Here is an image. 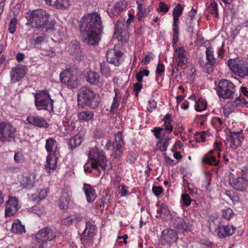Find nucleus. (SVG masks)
Here are the masks:
<instances>
[{
	"label": "nucleus",
	"mask_w": 248,
	"mask_h": 248,
	"mask_svg": "<svg viewBox=\"0 0 248 248\" xmlns=\"http://www.w3.org/2000/svg\"><path fill=\"white\" fill-rule=\"evenodd\" d=\"M79 28L81 39L84 43L92 45L98 44L103 29L99 14L94 12L83 16L80 20Z\"/></svg>",
	"instance_id": "obj_1"
},
{
	"label": "nucleus",
	"mask_w": 248,
	"mask_h": 248,
	"mask_svg": "<svg viewBox=\"0 0 248 248\" xmlns=\"http://www.w3.org/2000/svg\"><path fill=\"white\" fill-rule=\"evenodd\" d=\"M49 14L42 9L30 10L26 14L27 22L26 25L32 28L41 29L48 34L55 36V22L49 21Z\"/></svg>",
	"instance_id": "obj_2"
},
{
	"label": "nucleus",
	"mask_w": 248,
	"mask_h": 248,
	"mask_svg": "<svg viewBox=\"0 0 248 248\" xmlns=\"http://www.w3.org/2000/svg\"><path fill=\"white\" fill-rule=\"evenodd\" d=\"M77 101L79 107H88L91 109L97 108L101 102L100 97L91 88L85 86L81 87L77 94Z\"/></svg>",
	"instance_id": "obj_3"
},
{
	"label": "nucleus",
	"mask_w": 248,
	"mask_h": 248,
	"mask_svg": "<svg viewBox=\"0 0 248 248\" xmlns=\"http://www.w3.org/2000/svg\"><path fill=\"white\" fill-rule=\"evenodd\" d=\"M88 157L91 160V166L92 169L100 171L99 167L102 170H106L108 160L105 152L95 146L90 148L88 154Z\"/></svg>",
	"instance_id": "obj_4"
},
{
	"label": "nucleus",
	"mask_w": 248,
	"mask_h": 248,
	"mask_svg": "<svg viewBox=\"0 0 248 248\" xmlns=\"http://www.w3.org/2000/svg\"><path fill=\"white\" fill-rule=\"evenodd\" d=\"M80 75L79 71L75 65L70 66L66 71L60 74L61 82L71 88H77L79 85L78 78Z\"/></svg>",
	"instance_id": "obj_5"
},
{
	"label": "nucleus",
	"mask_w": 248,
	"mask_h": 248,
	"mask_svg": "<svg viewBox=\"0 0 248 248\" xmlns=\"http://www.w3.org/2000/svg\"><path fill=\"white\" fill-rule=\"evenodd\" d=\"M34 97V104L38 110L45 109L50 112L53 111L54 101L51 98L48 91H37Z\"/></svg>",
	"instance_id": "obj_6"
},
{
	"label": "nucleus",
	"mask_w": 248,
	"mask_h": 248,
	"mask_svg": "<svg viewBox=\"0 0 248 248\" xmlns=\"http://www.w3.org/2000/svg\"><path fill=\"white\" fill-rule=\"evenodd\" d=\"M35 237V248H46L47 242L56 237V232L51 227H45L40 230Z\"/></svg>",
	"instance_id": "obj_7"
},
{
	"label": "nucleus",
	"mask_w": 248,
	"mask_h": 248,
	"mask_svg": "<svg viewBox=\"0 0 248 248\" xmlns=\"http://www.w3.org/2000/svg\"><path fill=\"white\" fill-rule=\"evenodd\" d=\"M216 91L219 97L224 99H232L236 92L235 86L231 81L222 79L218 82Z\"/></svg>",
	"instance_id": "obj_8"
},
{
	"label": "nucleus",
	"mask_w": 248,
	"mask_h": 248,
	"mask_svg": "<svg viewBox=\"0 0 248 248\" xmlns=\"http://www.w3.org/2000/svg\"><path fill=\"white\" fill-rule=\"evenodd\" d=\"M16 128L9 122H0V141L11 142L15 140Z\"/></svg>",
	"instance_id": "obj_9"
},
{
	"label": "nucleus",
	"mask_w": 248,
	"mask_h": 248,
	"mask_svg": "<svg viewBox=\"0 0 248 248\" xmlns=\"http://www.w3.org/2000/svg\"><path fill=\"white\" fill-rule=\"evenodd\" d=\"M228 64L232 71L236 75L244 78L248 76V68L244 61L239 59H230Z\"/></svg>",
	"instance_id": "obj_10"
},
{
	"label": "nucleus",
	"mask_w": 248,
	"mask_h": 248,
	"mask_svg": "<svg viewBox=\"0 0 248 248\" xmlns=\"http://www.w3.org/2000/svg\"><path fill=\"white\" fill-rule=\"evenodd\" d=\"M183 10L184 6H182L180 3L177 4L173 10V38L172 41L173 46L178 41L179 17L182 16Z\"/></svg>",
	"instance_id": "obj_11"
},
{
	"label": "nucleus",
	"mask_w": 248,
	"mask_h": 248,
	"mask_svg": "<svg viewBox=\"0 0 248 248\" xmlns=\"http://www.w3.org/2000/svg\"><path fill=\"white\" fill-rule=\"evenodd\" d=\"M226 136L227 141L230 142V147L233 149L240 147L244 139V134L242 130L234 132L229 129Z\"/></svg>",
	"instance_id": "obj_12"
},
{
	"label": "nucleus",
	"mask_w": 248,
	"mask_h": 248,
	"mask_svg": "<svg viewBox=\"0 0 248 248\" xmlns=\"http://www.w3.org/2000/svg\"><path fill=\"white\" fill-rule=\"evenodd\" d=\"M177 239V232L175 230L167 228L162 231L159 241L163 246H170L176 243Z\"/></svg>",
	"instance_id": "obj_13"
},
{
	"label": "nucleus",
	"mask_w": 248,
	"mask_h": 248,
	"mask_svg": "<svg viewBox=\"0 0 248 248\" xmlns=\"http://www.w3.org/2000/svg\"><path fill=\"white\" fill-rule=\"evenodd\" d=\"M213 50L211 47H208L206 50V59L208 61V64H209V67L206 68V73L211 74L213 71V67L216 66L219 62L218 59L222 57L223 51L222 49H219L217 52V58H216L214 57L213 54Z\"/></svg>",
	"instance_id": "obj_14"
},
{
	"label": "nucleus",
	"mask_w": 248,
	"mask_h": 248,
	"mask_svg": "<svg viewBox=\"0 0 248 248\" xmlns=\"http://www.w3.org/2000/svg\"><path fill=\"white\" fill-rule=\"evenodd\" d=\"M67 51L75 60L79 62L83 60L84 55L80 44L77 41L70 42L67 46Z\"/></svg>",
	"instance_id": "obj_15"
},
{
	"label": "nucleus",
	"mask_w": 248,
	"mask_h": 248,
	"mask_svg": "<svg viewBox=\"0 0 248 248\" xmlns=\"http://www.w3.org/2000/svg\"><path fill=\"white\" fill-rule=\"evenodd\" d=\"M124 141L121 132H118L115 135V142L113 144V153L115 158H119L123 152Z\"/></svg>",
	"instance_id": "obj_16"
},
{
	"label": "nucleus",
	"mask_w": 248,
	"mask_h": 248,
	"mask_svg": "<svg viewBox=\"0 0 248 248\" xmlns=\"http://www.w3.org/2000/svg\"><path fill=\"white\" fill-rule=\"evenodd\" d=\"M123 55V53L119 50L109 49L107 51V61L109 63L118 66L121 63Z\"/></svg>",
	"instance_id": "obj_17"
},
{
	"label": "nucleus",
	"mask_w": 248,
	"mask_h": 248,
	"mask_svg": "<svg viewBox=\"0 0 248 248\" xmlns=\"http://www.w3.org/2000/svg\"><path fill=\"white\" fill-rule=\"evenodd\" d=\"M18 206L17 199L14 197H10L6 203L5 216L10 217L16 214L18 210Z\"/></svg>",
	"instance_id": "obj_18"
},
{
	"label": "nucleus",
	"mask_w": 248,
	"mask_h": 248,
	"mask_svg": "<svg viewBox=\"0 0 248 248\" xmlns=\"http://www.w3.org/2000/svg\"><path fill=\"white\" fill-rule=\"evenodd\" d=\"M26 121L29 124L39 128H46L49 126L46 120L39 115H29L27 117Z\"/></svg>",
	"instance_id": "obj_19"
},
{
	"label": "nucleus",
	"mask_w": 248,
	"mask_h": 248,
	"mask_svg": "<svg viewBox=\"0 0 248 248\" xmlns=\"http://www.w3.org/2000/svg\"><path fill=\"white\" fill-rule=\"evenodd\" d=\"M173 57L176 62L177 63V66H182L187 62L186 50L182 46H179L174 49Z\"/></svg>",
	"instance_id": "obj_20"
},
{
	"label": "nucleus",
	"mask_w": 248,
	"mask_h": 248,
	"mask_svg": "<svg viewBox=\"0 0 248 248\" xmlns=\"http://www.w3.org/2000/svg\"><path fill=\"white\" fill-rule=\"evenodd\" d=\"M95 226L90 221L86 223V227L80 235L81 243L83 244L84 241L88 239L92 238L94 235Z\"/></svg>",
	"instance_id": "obj_21"
},
{
	"label": "nucleus",
	"mask_w": 248,
	"mask_h": 248,
	"mask_svg": "<svg viewBox=\"0 0 248 248\" xmlns=\"http://www.w3.org/2000/svg\"><path fill=\"white\" fill-rule=\"evenodd\" d=\"M127 3L124 0H121L115 3L113 6L108 10V13L110 17L119 15L127 7Z\"/></svg>",
	"instance_id": "obj_22"
},
{
	"label": "nucleus",
	"mask_w": 248,
	"mask_h": 248,
	"mask_svg": "<svg viewBox=\"0 0 248 248\" xmlns=\"http://www.w3.org/2000/svg\"><path fill=\"white\" fill-rule=\"evenodd\" d=\"M82 190L84 192L86 199L88 203H92L97 198L96 190L90 184H83Z\"/></svg>",
	"instance_id": "obj_23"
},
{
	"label": "nucleus",
	"mask_w": 248,
	"mask_h": 248,
	"mask_svg": "<svg viewBox=\"0 0 248 248\" xmlns=\"http://www.w3.org/2000/svg\"><path fill=\"white\" fill-rule=\"evenodd\" d=\"M202 162L203 164L218 166L219 165V159H217L214 154V151L210 150L203 156Z\"/></svg>",
	"instance_id": "obj_24"
},
{
	"label": "nucleus",
	"mask_w": 248,
	"mask_h": 248,
	"mask_svg": "<svg viewBox=\"0 0 248 248\" xmlns=\"http://www.w3.org/2000/svg\"><path fill=\"white\" fill-rule=\"evenodd\" d=\"M229 183L234 189L240 191H244L246 186L248 185L247 180L243 177L233 178L230 180Z\"/></svg>",
	"instance_id": "obj_25"
},
{
	"label": "nucleus",
	"mask_w": 248,
	"mask_h": 248,
	"mask_svg": "<svg viewBox=\"0 0 248 248\" xmlns=\"http://www.w3.org/2000/svg\"><path fill=\"white\" fill-rule=\"evenodd\" d=\"M46 4L58 9L66 10L71 5L69 0H46Z\"/></svg>",
	"instance_id": "obj_26"
},
{
	"label": "nucleus",
	"mask_w": 248,
	"mask_h": 248,
	"mask_svg": "<svg viewBox=\"0 0 248 248\" xmlns=\"http://www.w3.org/2000/svg\"><path fill=\"white\" fill-rule=\"evenodd\" d=\"M46 38V35L44 33L35 34L30 39L29 43L31 47L40 48Z\"/></svg>",
	"instance_id": "obj_27"
},
{
	"label": "nucleus",
	"mask_w": 248,
	"mask_h": 248,
	"mask_svg": "<svg viewBox=\"0 0 248 248\" xmlns=\"http://www.w3.org/2000/svg\"><path fill=\"white\" fill-rule=\"evenodd\" d=\"M26 72L23 67L16 66L12 69L11 73V78L12 81L17 82L23 78Z\"/></svg>",
	"instance_id": "obj_28"
},
{
	"label": "nucleus",
	"mask_w": 248,
	"mask_h": 248,
	"mask_svg": "<svg viewBox=\"0 0 248 248\" xmlns=\"http://www.w3.org/2000/svg\"><path fill=\"white\" fill-rule=\"evenodd\" d=\"M171 139V138L168 135H162L161 138L158 140L155 146V150L162 152L166 151L170 144V141Z\"/></svg>",
	"instance_id": "obj_29"
},
{
	"label": "nucleus",
	"mask_w": 248,
	"mask_h": 248,
	"mask_svg": "<svg viewBox=\"0 0 248 248\" xmlns=\"http://www.w3.org/2000/svg\"><path fill=\"white\" fill-rule=\"evenodd\" d=\"M235 231V228L231 225L221 226L217 231V235L220 238H226L232 235Z\"/></svg>",
	"instance_id": "obj_30"
},
{
	"label": "nucleus",
	"mask_w": 248,
	"mask_h": 248,
	"mask_svg": "<svg viewBox=\"0 0 248 248\" xmlns=\"http://www.w3.org/2000/svg\"><path fill=\"white\" fill-rule=\"evenodd\" d=\"M172 226L177 229L187 231L189 230L188 226L186 223L185 220L180 217H172L171 219Z\"/></svg>",
	"instance_id": "obj_31"
},
{
	"label": "nucleus",
	"mask_w": 248,
	"mask_h": 248,
	"mask_svg": "<svg viewBox=\"0 0 248 248\" xmlns=\"http://www.w3.org/2000/svg\"><path fill=\"white\" fill-rule=\"evenodd\" d=\"M36 177L35 174H30L28 176H23L21 184L24 187L31 188L35 186Z\"/></svg>",
	"instance_id": "obj_32"
},
{
	"label": "nucleus",
	"mask_w": 248,
	"mask_h": 248,
	"mask_svg": "<svg viewBox=\"0 0 248 248\" xmlns=\"http://www.w3.org/2000/svg\"><path fill=\"white\" fill-rule=\"evenodd\" d=\"M45 148L48 153L53 155L57 152L58 143L54 139L49 138L46 140Z\"/></svg>",
	"instance_id": "obj_33"
},
{
	"label": "nucleus",
	"mask_w": 248,
	"mask_h": 248,
	"mask_svg": "<svg viewBox=\"0 0 248 248\" xmlns=\"http://www.w3.org/2000/svg\"><path fill=\"white\" fill-rule=\"evenodd\" d=\"M164 122L163 126V129L165 130L167 134H170L173 131V128L172 125L171 116L169 113H167L164 117L163 120Z\"/></svg>",
	"instance_id": "obj_34"
},
{
	"label": "nucleus",
	"mask_w": 248,
	"mask_h": 248,
	"mask_svg": "<svg viewBox=\"0 0 248 248\" xmlns=\"http://www.w3.org/2000/svg\"><path fill=\"white\" fill-rule=\"evenodd\" d=\"M58 158L54 155H49L47 156L45 167L46 170H54L57 167V163Z\"/></svg>",
	"instance_id": "obj_35"
},
{
	"label": "nucleus",
	"mask_w": 248,
	"mask_h": 248,
	"mask_svg": "<svg viewBox=\"0 0 248 248\" xmlns=\"http://www.w3.org/2000/svg\"><path fill=\"white\" fill-rule=\"evenodd\" d=\"M94 113L91 110L82 111L78 113V118L79 120L88 122L93 120Z\"/></svg>",
	"instance_id": "obj_36"
},
{
	"label": "nucleus",
	"mask_w": 248,
	"mask_h": 248,
	"mask_svg": "<svg viewBox=\"0 0 248 248\" xmlns=\"http://www.w3.org/2000/svg\"><path fill=\"white\" fill-rule=\"evenodd\" d=\"M82 141V138L79 135H76L71 138L68 141L69 148L71 150L75 149L80 145Z\"/></svg>",
	"instance_id": "obj_37"
},
{
	"label": "nucleus",
	"mask_w": 248,
	"mask_h": 248,
	"mask_svg": "<svg viewBox=\"0 0 248 248\" xmlns=\"http://www.w3.org/2000/svg\"><path fill=\"white\" fill-rule=\"evenodd\" d=\"M11 231L15 233H22L25 232V229L24 226L21 224V222L18 219H17L12 224Z\"/></svg>",
	"instance_id": "obj_38"
},
{
	"label": "nucleus",
	"mask_w": 248,
	"mask_h": 248,
	"mask_svg": "<svg viewBox=\"0 0 248 248\" xmlns=\"http://www.w3.org/2000/svg\"><path fill=\"white\" fill-rule=\"evenodd\" d=\"M129 27L127 22H126L125 21L118 20L115 28L114 35H117V32L127 31Z\"/></svg>",
	"instance_id": "obj_39"
},
{
	"label": "nucleus",
	"mask_w": 248,
	"mask_h": 248,
	"mask_svg": "<svg viewBox=\"0 0 248 248\" xmlns=\"http://www.w3.org/2000/svg\"><path fill=\"white\" fill-rule=\"evenodd\" d=\"M235 101H228L223 108V113L225 115L227 116L232 113L233 110L237 106Z\"/></svg>",
	"instance_id": "obj_40"
},
{
	"label": "nucleus",
	"mask_w": 248,
	"mask_h": 248,
	"mask_svg": "<svg viewBox=\"0 0 248 248\" xmlns=\"http://www.w3.org/2000/svg\"><path fill=\"white\" fill-rule=\"evenodd\" d=\"M99 76L98 74L95 72L90 71L86 77V80L89 83L93 85H95L99 82Z\"/></svg>",
	"instance_id": "obj_41"
},
{
	"label": "nucleus",
	"mask_w": 248,
	"mask_h": 248,
	"mask_svg": "<svg viewBox=\"0 0 248 248\" xmlns=\"http://www.w3.org/2000/svg\"><path fill=\"white\" fill-rule=\"evenodd\" d=\"M115 36L119 42L125 44L128 41L130 34L127 31H124L123 32H117V35Z\"/></svg>",
	"instance_id": "obj_42"
},
{
	"label": "nucleus",
	"mask_w": 248,
	"mask_h": 248,
	"mask_svg": "<svg viewBox=\"0 0 248 248\" xmlns=\"http://www.w3.org/2000/svg\"><path fill=\"white\" fill-rule=\"evenodd\" d=\"M195 104V109L197 111H202L207 108V103L202 97L198 98Z\"/></svg>",
	"instance_id": "obj_43"
},
{
	"label": "nucleus",
	"mask_w": 248,
	"mask_h": 248,
	"mask_svg": "<svg viewBox=\"0 0 248 248\" xmlns=\"http://www.w3.org/2000/svg\"><path fill=\"white\" fill-rule=\"evenodd\" d=\"M82 219V218L80 216H69L62 220V224L64 225H67L73 223L75 221H80Z\"/></svg>",
	"instance_id": "obj_44"
},
{
	"label": "nucleus",
	"mask_w": 248,
	"mask_h": 248,
	"mask_svg": "<svg viewBox=\"0 0 248 248\" xmlns=\"http://www.w3.org/2000/svg\"><path fill=\"white\" fill-rule=\"evenodd\" d=\"M218 5L217 2L213 1L207 7L208 12L216 17H218L217 9Z\"/></svg>",
	"instance_id": "obj_45"
},
{
	"label": "nucleus",
	"mask_w": 248,
	"mask_h": 248,
	"mask_svg": "<svg viewBox=\"0 0 248 248\" xmlns=\"http://www.w3.org/2000/svg\"><path fill=\"white\" fill-rule=\"evenodd\" d=\"M28 211L40 216L43 214L44 209L42 205L38 204L29 208Z\"/></svg>",
	"instance_id": "obj_46"
},
{
	"label": "nucleus",
	"mask_w": 248,
	"mask_h": 248,
	"mask_svg": "<svg viewBox=\"0 0 248 248\" xmlns=\"http://www.w3.org/2000/svg\"><path fill=\"white\" fill-rule=\"evenodd\" d=\"M14 159L16 163L17 164H22L24 163L25 161V157L23 155V153L20 151H17L15 152Z\"/></svg>",
	"instance_id": "obj_47"
},
{
	"label": "nucleus",
	"mask_w": 248,
	"mask_h": 248,
	"mask_svg": "<svg viewBox=\"0 0 248 248\" xmlns=\"http://www.w3.org/2000/svg\"><path fill=\"white\" fill-rule=\"evenodd\" d=\"M165 71V65L162 62L159 61L156 66L155 70V74L157 76L156 80L158 81L159 77H161Z\"/></svg>",
	"instance_id": "obj_48"
},
{
	"label": "nucleus",
	"mask_w": 248,
	"mask_h": 248,
	"mask_svg": "<svg viewBox=\"0 0 248 248\" xmlns=\"http://www.w3.org/2000/svg\"><path fill=\"white\" fill-rule=\"evenodd\" d=\"M192 199L188 194L181 195L182 205L185 207L189 206L191 203Z\"/></svg>",
	"instance_id": "obj_49"
},
{
	"label": "nucleus",
	"mask_w": 248,
	"mask_h": 248,
	"mask_svg": "<svg viewBox=\"0 0 248 248\" xmlns=\"http://www.w3.org/2000/svg\"><path fill=\"white\" fill-rule=\"evenodd\" d=\"M100 70L102 74L106 77H108L110 75V69L106 62L100 64Z\"/></svg>",
	"instance_id": "obj_50"
},
{
	"label": "nucleus",
	"mask_w": 248,
	"mask_h": 248,
	"mask_svg": "<svg viewBox=\"0 0 248 248\" xmlns=\"http://www.w3.org/2000/svg\"><path fill=\"white\" fill-rule=\"evenodd\" d=\"M150 72L147 69H143L139 71L136 75V78L138 82H141L142 81L143 76L148 77L149 75Z\"/></svg>",
	"instance_id": "obj_51"
},
{
	"label": "nucleus",
	"mask_w": 248,
	"mask_h": 248,
	"mask_svg": "<svg viewBox=\"0 0 248 248\" xmlns=\"http://www.w3.org/2000/svg\"><path fill=\"white\" fill-rule=\"evenodd\" d=\"M17 24V19L16 17L13 18L9 25L8 31L11 34H14L16 30V26Z\"/></svg>",
	"instance_id": "obj_52"
},
{
	"label": "nucleus",
	"mask_w": 248,
	"mask_h": 248,
	"mask_svg": "<svg viewBox=\"0 0 248 248\" xmlns=\"http://www.w3.org/2000/svg\"><path fill=\"white\" fill-rule=\"evenodd\" d=\"M155 56L151 52L149 51L147 52V55L141 60V63L143 65H146L154 59Z\"/></svg>",
	"instance_id": "obj_53"
},
{
	"label": "nucleus",
	"mask_w": 248,
	"mask_h": 248,
	"mask_svg": "<svg viewBox=\"0 0 248 248\" xmlns=\"http://www.w3.org/2000/svg\"><path fill=\"white\" fill-rule=\"evenodd\" d=\"M137 3L138 5V19L139 20H140L142 17H145L147 16L148 13H143V5L142 3H140V1L137 0Z\"/></svg>",
	"instance_id": "obj_54"
},
{
	"label": "nucleus",
	"mask_w": 248,
	"mask_h": 248,
	"mask_svg": "<svg viewBox=\"0 0 248 248\" xmlns=\"http://www.w3.org/2000/svg\"><path fill=\"white\" fill-rule=\"evenodd\" d=\"M233 215L234 213L230 208H228L227 209L222 211V217L226 220L230 219Z\"/></svg>",
	"instance_id": "obj_55"
},
{
	"label": "nucleus",
	"mask_w": 248,
	"mask_h": 248,
	"mask_svg": "<svg viewBox=\"0 0 248 248\" xmlns=\"http://www.w3.org/2000/svg\"><path fill=\"white\" fill-rule=\"evenodd\" d=\"M69 201L66 198L61 197L60 199L59 207L61 209H66L68 208Z\"/></svg>",
	"instance_id": "obj_56"
},
{
	"label": "nucleus",
	"mask_w": 248,
	"mask_h": 248,
	"mask_svg": "<svg viewBox=\"0 0 248 248\" xmlns=\"http://www.w3.org/2000/svg\"><path fill=\"white\" fill-rule=\"evenodd\" d=\"M111 197V195L110 194H106L105 196L101 199V202L102 203V209L105 207L106 205H107L106 208L108 207Z\"/></svg>",
	"instance_id": "obj_57"
},
{
	"label": "nucleus",
	"mask_w": 248,
	"mask_h": 248,
	"mask_svg": "<svg viewBox=\"0 0 248 248\" xmlns=\"http://www.w3.org/2000/svg\"><path fill=\"white\" fill-rule=\"evenodd\" d=\"M163 130V127H155L153 129L151 130V131L154 133L155 137L157 139H159L161 138V132Z\"/></svg>",
	"instance_id": "obj_58"
},
{
	"label": "nucleus",
	"mask_w": 248,
	"mask_h": 248,
	"mask_svg": "<svg viewBox=\"0 0 248 248\" xmlns=\"http://www.w3.org/2000/svg\"><path fill=\"white\" fill-rule=\"evenodd\" d=\"M152 191L156 196L161 195L163 192V188L161 186H153L152 187Z\"/></svg>",
	"instance_id": "obj_59"
},
{
	"label": "nucleus",
	"mask_w": 248,
	"mask_h": 248,
	"mask_svg": "<svg viewBox=\"0 0 248 248\" xmlns=\"http://www.w3.org/2000/svg\"><path fill=\"white\" fill-rule=\"evenodd\" d=\"M20 169L16 166H10L6 168V172L8 173H17L20 172Z\"/></svg>",
	"instance_id": "obj_60"
},
{
	"label": "nucleus",
	"mask_w": 248,
	"mask_h": 248,
	"mask_svg": "<svg viewBox=\"0 0 248 248\" xmlns=\"http://www.w3.org/2000/svg\"><path fill=\"white\" fill-rule=\"evenodd\" d=\"M121 99L113 98L112 103L110 107V112L117 110L119 107Z\"/></svg>",
	"instance_id": "obj_61"
},
{
	"label": "nucleus",
	"mask_w": 248,
	"mask_h": 248,
	"mask_svg": "<svg viewBox=\"0 0 248 248\" xmlns=\"http://www.w3.org/2000/svg\"><path fill=\"white\" fill-rule=\"evenodd\" d=\"M137 156L136 154L133 153L129 154L126 157V161L127 162L132 164L137 160Z\"/></svg>",
	"instance_id": "obj_62"
},
{
	"label": "nucleus",
	"mask_w": 248,
	"mask_h": 248,
	"mask_svg": "<svg viewBox=\"0 0 248 248\" xmlns=\"http://www.w3.org/2000/svg\"><path fill=\"white\" fill-rule=\"evenodd\" d=\"M196 141L198 142H204L206 140V132H202V133H198L196 135Z\"/></svg>",
	"instance_id": "obj_63"
},
{
	"label": "nucleus",
	"mask_w": 248,
	"mask_h": 248,
	"mask_svg": "<svg viewBox=\"0 0 248 248\" xmlns=\"http://www.w3.org/2000/svg\"><path fill=\"white\" fill-rule=\"evenodd\" d=\"M159 8L160 12L167 13L169 10V6L163 2H160L159 3Z\"/></svg>",
	"instance_id": "obj_64"
}]
</instances>
